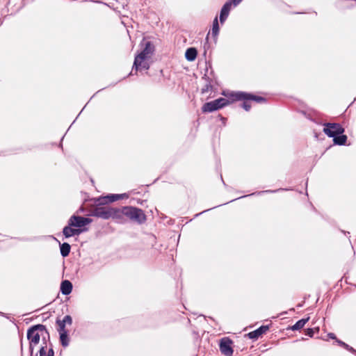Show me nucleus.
<instances>
[{"label":"nucleus","mask_w":356,"mask_h":356,"mask_svg":"<svg viewBox=\"0 0 356 356\" xmlns=\"http://www.w3.org/2000/svg\"><path fill=\"white\" fill-rule=\"evenodd\" d=\"M124 197H127L125 193L111 194L104 197H100L96 200L97 206L91 211V216L100 218L104 220L109 218L120 219L119 209L109 207H104L106 204L113 202Z\"/></svg>","instance_id":"obj_1"},{"label":"nucleus","mask_w":356,"mask_h":356,"mask_svg":"<svg viewBox=\"0 0 356 356\" xmlns=\"http://www.w3.org/2000/svg\"><path fill=\"white\" fill-rule=\"evenodd\" d=\"M141 46L143 47V50L135 57L133 69L136 70L144 69L148 70L149 65L147 60L151 58L154 51V46L150 41L143 40Z\"/></svg>","instance_id":"obj_2"},{"label":"nucleus","mask_w":356,"mask_h":356,"mask_svg":"<svg viewBox=\"0 0 356 356\" xmlns=\"http://www.w3.org/2000/svg\"><path fill=\"white\" fill-rule=\"evenodd\" d=\"M44 334L49 339V334L46 327L41 324L33 325L27 330V339L29 341V348L31 353L34 347L39 343L41 337L42 340L45 341Z\"/></svg>","instance_id":"obj_3"},{"label":"nucleus","mask_w":356,"mask_h":356,"mask_svg":"<svg viewBox=\"0 0 356 356\" xmlns=\"http://www.w3.org/2000/svg\"><path fill=\"white\" fill-rule=\"evenodd\" d=\"M223 95L232 98L233 101L243 100L242 107L247 111H250L251 108V104L248 102V100H254L257 102H263L265 101V99L262 97L245 92H231L227 94L223 93Z\"/></svg>","instance_id":"obj_4"},{"label":"nucleus","mask_w":356,"mask_h":356,"mask_svg":"<svg viewBox=\"0 0 356 356\" xmlns=\"http://www.w3.org/2000/svg\"><path fill=\"white\" fill-rule=\"evenodd\" d=\"M119 211L120 219L122 218V216H124L130 220L138 224H143L146 220V216L141 209L127 206L119 209Z\"/></svg>","instance_id":"obj_5"},{"label":"nucleus","mask_w":356,"mask_h":356,"mask_svg":"<svg viewBox=\"0 0 356 356\" xmlns=\"http://www.w3.org/2000/svg\"><path fill=\"white\" fill-rule=\"evenodd\" d=\"M230 102L225 98H218L213 101L205 103L202 108V111L203 113H211L222 108V107L229 104Z\"/></svg>","instance_id":"obj_6"},{"label":"nucleus","mask_w":356,"mask_h":356,"mask_svg":"<svg viewBox=\"0 0 356 356\" xmlns=\"http://www.w3.org/2000/svg\"><path fill=\"white\" fill-rule=\"evenodd\" d=\"M323 132L329 137L334 138L337 135L342 134L344 129L338 123H325L324 124Z\"/></svg>","instance_id":"obj_7"},{"label":"nucleus","mask_w":356,"mask_h":356,"mask_svg":"<svg viewBox=\"0 0 356 356\" xmlns=\"http://www.w3.org/2000/svg\"><path fill=\"white\" fill-rule=\"evenodd\" d=\"M91 221V219L88 218L75 215L71 216L68 220L70 225L76 229H81V227L90 224Z\"/></svg>","instance_id":"obj_8"},{"label":"nucleus","mask_w":356,"mask_h":356,"mask_svg":"<svg viewBox=\"0 0 356 356\" xmlns=\"http://www.w3.org/2000/svg\"><path fill=\"white\" fill-rule=\"evenodd\" d=\"M232 341L227 337L221 339L220 341V350L222 355L225 356H232L233 355V349L232 347Z\"/></svg>","instance_id":"obj_9"},{"label":"nucleus","mask_w":356,"mask_h":356,"mask_svg":"<svg viewBox=\"0 0 356 356\" xmlns=\"http://www.w3.org/2000/svg\"><path fill=\"white\" fill-rule=\"evenodd\" d=\"M83 232L82 229H76V227L71 226L67 222V225L64 227L63 229V234L65 238H70L74 236H79Z\"/></svg>","instance_id":"obj_10"},{"label":"nucleus","mask_w":356,"mask_h":356,"mask_svg":"<svg viewBox=\"0 0 356 356\" xmlns=\"http://www.w3.org/2000/svg\"><path fill=\"white\" fill-rule=\"evenodd\" d=\"M232 6L231 1H227L222 7L220 13V22L221 24H223L228 17Z\"/></svg>","instance_id":"obj_11"},{"label":"nucleus","mask_w":356,"mask_h":356,"mask_svg":"<svg viewBox=\"0 0 356 356\" xmlns=\"http://www.w3.org/2000/svg\"><path fill=\"white\" fill-rule=\"evenodd\" d=\"M269 329L268 325H262L258 329L248 333V337L250 339H257L263 334L266 333Z\"/></svg>","instance_id":"obj_12"},{"label":"nucleus","mask_w":356,"mask_h":356,"mask_svg":"<svg viewBox=\"0 0 356 356\" xmlns=\"http://www.w3.org/2000/svg\"><path fill=\"white\" fill-rule=\"evenodd\" d=\"M72 291V284L69 280H64L60 284V291L63 295H69Z\"/></svg>","instance_id":"obj_13"},{"label":"nucleus","mask_w":356,"mask_h":356,"mask_svg":"<svg viewBox=\"0 0 356 356\" xmlns=\"http://www.w3.org/2000/svg\"><path fill=\"white\" fill-rule=\"evenodd\" d=\"M197 51L195 48L190 47L186 49L185 57L188 61H193L197 57Z\"/></svg>","instance_id":"obj_14"},{"label":"nucleus","mask_w":356,"mask_h":356,"mask_svg":"<svg viewBox=\"0 0 356 356\" xmlns=\"http://www.w3.org/2000/svg\"><path fill=\"white\" fill-rule=\"evenodd\" d=\"M71 247L69 243H63L60 244V254L63 257H67L70 252Z\"/></svg>","instance_id":"obj_15"},{"label":"nucleus","mask_w":356,"mask_h":356,"mask_svg":"<svg viewBox=\"0 0 356 356\" xmlns=\"http://www.w3.org/2000/svg\"><path fill=\"white\" fill-rule=\"evenodd\" d=\"M309 319V317H307L306 318H302L299 321H298L292 327V330H298L301 328H302L308 322Z\"/></svg>","instance_id":"obj_16"},{"label":"nucleus","mask_w":356,"mask_h":356,"mask_svg":"<svg viewBox=\"0 0 356 356\" xmlns=\"http://www.w3.org/2000/svg\"><path fill=\"white\" fill-rule=\"evenodd\" d=\"M347 140V136L346 135L340 134L334 136L333 138V141L334 144L339 145H345Z\"/></svg>","instance_id":"obj_17"},{"label":"nucleus","mask_w":356,"mask_h":356,"mask_svg":"<svg viewBox=\"0 0 356 356\" xmlns=\"http://www.w3.org/2000/svg\"><path fill=\"white\" fill-rule=\"evenodd\" d=\"M59 334H60V341L61 345L63 347H67L69 345V342H70L67 332L59 333Z\"/></svg>","instance_id":"obj_18"},{"label":"nucleus","mask_w":356,"mask_h":356,"mask_svg":"<svg viewBox=\"0 0 356 356\" xmlns=\"http://www.w3.org/2000/svg\"><path fill=\"white\" fill-rule=\"evenodd\" d=\"M219 29H220V28H219L218 20V17H216L213 19V26H212V31H211V33H212L213 36L216 37L218 35Z\"/></svg>","instance_id":"obj_19"},{"label":"nucleus","mask_w":356,"mask_h":356,"mask_svg":"<svg viewBox=\"0 0 356 356\" xmlns=\"http://www.w3.org/2000/svg\"><path fill=\"white\" fill-rule=\"evenodd\" d=\"M40 356H54V353L52 348H49L47 353L46 347L42 346L40 349Z\"/></svg>","instance_id":"obj_20"},{"label":"nucleus","mask_w":356,"mask_h":356,"mask_svg":"<svg viewBox=\"0 0 356 356\" xmlns=\"http://www.w3.org/2000/svg\"><path fill=\"white\" fill-rule=\"evenodd\" d=\"M56 323L59 327L58 329V332L59 333L67 332V331L65 329V325H66L65 324H64L63 322H61L60 320H57Z\"/></svg>","instance_id":"obj_21"},{"label":"nucleus","mask_w":356,"mask_h":356,"mask_svg":"<svg viewBox=\"0 0 356 356\" xmlns=\"http://www.w3.org/2000/svg\"><path fill=\"white\" fill-rule=\"evenodd\" d=\"M284 189H283V188H280L278 190H266V191H259V192H257V193H252L250 195H261L263 193H276V192H277L279 191H284Z\"/></svg>","instance_id":"obj_22"},{"label":"nucleus","mask_w":356,"mask_h":356,"mask_svg":"<svg viewBox=\"0 0 356 356\" xmlns=\"http://www.w3.org/2000/svg\"><path fill=\"white\" fill-rule=\"evenodd\" d=\"M65 325H71L72 323V318L70 315H66L64 316L63 320H60Z\"/></svg>","instance_id":"obj_23"},{"label":"nucleus","mask_w":356,"mask_h":356,"mask_svg":"<svg viewBox=\"0 0 356 356\" xmlns=\"http://www.w3.org/2000/svg\"><path fill=\"white\" fill-rule=\"evenodd\" d=\"M344 348H346L347 350L350 351V352H353V351H355V349L350 346L348 344L346 343H343V346H342Z\"/></svg>","instance_id":"obj_24"},{"label":"nucleus","mask_w":356,"mask_h":356,"mask_svg":"<svg viewBox=\"0 0 356 356\" xmlns=\"http://www.w3.org/2000/svg\"><path fill=\"white\" fill-rule=\"evenodd\" d=\"M211 88V86L209 84H207L202 89V93H206L209 91V88Z\"/></svg>","instance_id":"obj_25"},{"label":"nucleus","mask_w":356,"mask_h":356,"mask_svg":"<svg viewBox=\"0 0 356 356\" xmlns=\"http://www.w3.org/2000/svg\"><path fill=\"white\" fill-rule=\"evenodd\" d=\"M306 334L309 336L310 337H313V334H314L313 329H311V328L307 329Z\"/></svg>","instance_id":"obj_26"},{"label":"nucleus","mask_w":356,"mask_h":356,"mask_svg":"<svg viewBox=\"0 0 356 356\" xmlns=\"http://www.w3.org/2000/svg\"><path fill=\"white\" fill-rule=\"evenodd\" d=\"M243 0H231L232 4L234 6H238Z\"/></svg>","instance_id":"obj_27"},{"label":"nucleus","mask_w":356,"mask_h":356,"mask_svg":"<svg viewBox=\"0 0 356 356\" xmlns=\"http://www.w3.org/2000/svg\"><path fill=\"white\" fill-rule=\"evenodd\" d=\"M327 336L329 337V338L332 339H336V336L334 333H329L327 334Z\"/></svg>","instance_id":"obj_28"},{"label":"nucleus","mask_w":356,"mask_h":356,"mask_svg":"<svg viewBox=\"0 0 356 356\" xmlns=\"http://www.w3.org/2000/svg\"><path fill=\"white\" fill-rule=\"evenodd\" d=\"M336 341H337V343L339 345H340V346H343V343H344L343 341H341V340H339V339H336Z\"/></svg>","instance_id":"obj_29"},{"label":"nucleus","mask_w":356,"mask_h":356,"mask_svg":"<svg viewBox=\"0 0 356 356\" xmlns=\"http://www.w3.org/2000/svg\"><path fill=\"white\" fill-rule=\"evenodd\" d=\"M0 315L2 316L8 318L7 316H6V314H5L3 312H0Z\"/></svg>","instance_id":"obj_30"},{"label":"nucleus","mask_w":356,"mask_h":356,"mask_svg":"<svg viewBox=\"0 0 356 356\" xmlns=\"http://www.w3.org/2000/svg\"><path fill=\"white\" fill-rule=\"evenodd\" d=\"M201 213H197V214L195 215V216H200Z\"/></svg>","instance_id":"obj_31"},{"label":"nucleus","mask_w":356,"mask_h":356,"mask_svg":"<svg viewBox=\"0 0 356 356\" xmlns=\"http://www.w3.org/2000/svg\"><path fill=\"white\" fill-rule=\"evenodd\" d=\"M352 353L356 355V350L355 349V351H353Z\"/></svg>","instance_id":"obj_32"},{"label":"nucleus","mask_w":356,"mask_h":356,"mask_svg":"<svg viewBox=\"0 0 356 356\" xmlns=\"http://www.w3.org/2000/svg\"><path fill=\"white\" fill-rule=\"evenodd\" d=\"M352 353L356 355V350L355 349V351H353Z\"/></svg>","instance_id":"obj_33"}]
</instances>
